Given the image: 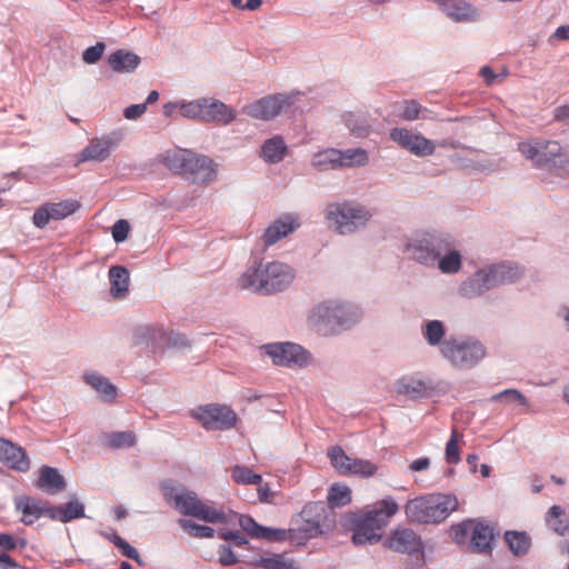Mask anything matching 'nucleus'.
I'll return each instance as SVG.
<instances>
[{
	"label": "nucleus",
	"instance_id": "2eb2a0df",
	"mask_svg": "<svg viewBox=\"0 0 569 569\" xmlns=\"http://www.w3.org/2000/svg\"><path fill=\"white\" fill-rule=\"evenodd\" d=\"M268 355L277 366L302 367L309 362V353L302 347L290 342L269 346Z\"/></svg>",
	"mask_w": 569,
	"mask_h": 569
},
{
	"label": "nucleus",
	"instance_id": "ea45409f",
	"mask_svg": "<svg viewBox=\"0 0 569 569\" xmlns=\"http://www.w3.org/2000/svg\"><path fill=\"white\" fill-rule=\"evenodd\" d=\"M327 498L331 507H343L351 501V490L346 485L335 483L330 487Z\"/></svg>",
	"mask_w": 569,
	"mask_h": 569
},
{
	"label": "nucleus",
	"instance_id": "1a4fd4ad",
	"mask_svg": "<svg viewBox=\"0 0 569 569\" xmlns=\"http://www.w3.org/2000/svg\"><path fill=\"white\" fill-rule=\"evenodd\" d=\"M327 220L340 234H349L365 227L371 214L363 207L351 203H330L326 209Z\"/></svg>",
	"mask_w": 569,
	"mask_h": 569
},
{
	"label": "nucleus",
	"instance_id": "6ab92c4d",
	"mask_svg": "<svg viewBox=\"0 0 569 569\" xmlns=\"http://www.w3.org/2000/svg\"><path fill=\"white\" fill-rule=\"evenodd\" d=\"M286 103L287 98L282 94L269 96L247 104L243 112L254 119L270 120L280 113Z\"/></svg>",
	"mask_w": 569,
	"mask_h": 569
},
{
	"label": "nucleus",
	"instance_id": "bb28decb",
	"mask_svg": "<svg viewBox=\"0 0 569 569\" xmlns=\"http://www.w3.org/2000/svg\"><path fill=\"white\" fill-rule=\"evenodd\" d=\"M50 519L62 523L84 517V506L78 499H71L63 506H52L50 508Z\"/></svg>",
	"mask_w": 569,
	"mask_h": 569
},
{
	"label": "nucleus",
	"instance_id": "c9c22d12",
	"mask_svg": "<svg viewBox=\"0 0 569 569\" xmlns=\"http://www.w3.org/2000/svg\"><path fill=\"white\" fill-rule=\"evenodd\" d=\"M341 151L337 149H327L316 153L312 158V166L319 170L340 168Z\"/></svg>",
	"mask_w": 569,
	"mask_h": 569
},
{
	"label": "nucleus",
	"instance_id": "864d4df0",
	"mask_svg": "<svg viewBox=\"0 0 569 569\" xmlns=\"http://www.w3.org/2000/svg\"><path fill=\"white\" fill-rule=\"evenodd\" d=\"M202 99L179 103V113L184 118L202 121Z\"/></svg>",
	"mask_w": 569,
	"mask_h": 569
},
{
	"label": "nucleus",
	"instance_id": "4468645a",
	"mask_svg": "<svg viewBox=\"0 0 569 569\" xmlns=\"http://www.w3.org/2000/svg\"><path fill=\"white\" fill-rule=\"evenodd\" d=\"M77 200H63L60 202H46L36 209L32 222L38 228H44L50 221H58L73 214L80 208Z\"/></svg>",
	"mask_w": 569,
	"mask_h": 569
},
{
	"label": "nucleus",
	"instance_id": "5701e85b",
	"mask_svg": "<svg viewBox=\"0 0 569 569\" xmlns=\"http://www.w3.org/2000/svg\"><path fill=\"white\" fill-rule=\"evenodd\" d=\"M495 287L496 284H493L488 269L479 270L462 283L460 292L463 297L470 299L481 296Z\"/></svg>",
	"mask_w": 569,
	"mask_h": 569
},
{
	"label": "nucleus",
	"instance_id": "4d7b16f0",
	"mask_svg": "<svg viewBox=\"0 0 569 569\" xmlns=\"http://www.w3.org/2000/svg\"><path fill=\"white\" fill-rule=\"evenodd\" d=\"M421 106L416 100H406L402 102L401 119L413 121L419 118Z\"/></svg>",
	"mask_w": 569,
	"mask_h": 569
},
{
	"label": "nucleus",
	"instance_id": "a878e982",
	"mask_svg": "<svg viewBox=\"0 0 569 569\" xmlns=\"http://www.w3.org/2000/svg\"><path fill=\"white\" fill-rule=\"evenodd\" d=\"M141 59L138 54L119 49L108 57L110 68L117 73H129L134 71L140 64Z\"/></svg>",
	"mask_w": 569,
	"mask_h": 569
},
{
	"label": "nucleus",
	"instance_id": "393cba45",
	"mask_svg": "<svg viewBox=\"0 0 569 569\" xmlns=\"http://www.w3.org/2000/svg\"><path fill=\"white\" fill-rule=\"evenodd\" d=\"M66 480L56 468L44 466L40 469L36 487L49 495H57L66 489Z\"/></svg>",
	"mask_w": 569,
	"mask_h": 569
},
{
	"label": "nucleus",
	"instance_id": "052dcab7",
	"mask_svg": "<svg viewBox=\"0 0 569 569\" xmlns=\"http://www.w3.org/2000/svg\"><path fill=\"white\" fill-rule=\"evenodd\" d=\"M219 562L222 567L233 566L238 562V557L229 546L222 545L218 550Z\"/></svg>",
	"mask_w": 569,
	"mask_h": 569
},
{
	"label": "nucleus",
	"instance_id": "20e7f679",
	"mask_svg": "<svg viewBox=\"0 0 569 569\" xmlns=\"http://www.w3.org/2000/svg\"><path fill=\"white\" fill-rule=\"evenodd\" d=\"M358 308L338 301L318 305L309 317L310 326L320 335L329 336L348 328L359 318Z\"/></svg>",
	"mask_w": 569,
	"mask_h": 569
},
{
	"label": "nucleus",
	"instance_id": "cd10ccee",
	"mask_svg": "<svg viewBox=\"0 0 569 569\" xmlns=\"http://www.w3.org/2000/svg\"><path fill=\"white\" fill-rule=\"evenodd\" d=\"M112 146L109 139H92L81 151L80 161H103L110 156Z\"/></svg>",
	"mask_w": 569,
	"mask_h": 569
},
{
	"label": "nucleus",
	"instance_id": "09e8293b",
	"mask_svg": "<svg viewBox=\"0 0 569 569\" xmlns=\"http://www.w3.org/2000/svg\"><path fill=\"white\" fill-rule=\"evenodd\" d=\"M111 541L113 545L120 550L122 556L134 560L138 565L143 566V561L138 552V550L132 547L129 542H127L119 535L114 533L111 537Z\"/></svg>",
	"mask_w": 569,
	"mask_h": 569
},
{
	"label": "nucleus",
	"instance_id": "4c0bfd02",
	"mask_svg": "<svg viewBox=\"0 0 569 569\" xmlns=\"http://www.w3.org/2000/svg\"><path fill=\"white\" fill-rule=\"evenodd\" d=\"M332 467L342 476L348 473L353 458L349 457L340 446H332L327 452Z\"/></svg>",
	"mask_w": 569,
	"mask_h": 569
},
{
	"label": "nucleus",
	"instance_id": "c756f323",
	"mask_svg": "<svg viewBox=\"0 0 569 569\" xmlns=\"http://www.w3.org/2000/svg\"><path fill=\"white\" fill-rule=\"evenodd\" d=\"M491 280L496 287L510 283L519 279L522 270L518 266L500 263L488 268Z\"/></svg>",
	"mask_w": 569,
	"mask_h": 569
},
{
	"label": "nucleus",
	"instance_id": "4be33fe9",
	"mask_svg": "<svg viewBox=\"0 0 569 569\" xmlns=\"http://www.w3.org/2000/svg\"><path fill=\"white\" fill-rule=\"evenodd\" d=\"M396 391L411 399L430 396L433 387L416 376H405L396 382Z\"/></svg>",
	"mask_w": 569,
	"mask_h": 569
},
{
	"label": "nucleus",
	"instance_id": "2f4dec72",
	"mask_svg": "<svg viewBox=\"0 0 569 569\" xmlns=\"http://www.w3.org/2000/svg\"><path fill=\"white\" fill-rule=\"evenodd\" d=\"M251 566L263 569H299L298 565L284 553L261 556Z\"/></svg>",
	"mask_w": 569,
	"mask_h": 569
},
{
	"label": "nucleus",
	"instance_id": "b1692460",
	"mask_svg": "<svg viewBox=\"0 0 569 569\" xmlns=\"http://www.w3.org/2000/svg\"><path fill=\"white\" fill-rule=\"evenodd\" d=\"M299 227V222L291 216H283L270 224L263 234L266 246H272L281 238L288 236Z\"/></svg>",
	"mask_w": 569,
	"mask_h": 569
},
{
	"label": "nucleus",
	"instance_id": "f3484780",
	"mask_svg": "<svg viewBox=\"0 0 569 569\" xmlns=\"http://www.w3.org/2000/svg\"><path fill=\"white\" fill-rule=\"evenodd\" d=\"M390 138L409 152L419 157L431 156L436 149L431 140L421 134H415L405 128L392 129Z\"/></svg>",
	"mask_w": 569,
	"mask_h": 569
},
{
	"label": "nucleus",
	"instance_id": "69168bd1",
	"mask_svg": "<svg viewBox=\"0 0 569 569\" xmlns=\"http://www.w3.org/2000/svg\"><path fill=\"white\" fill-rule=\"evenodd\" d=\"M0 568L1 569H16L18 562L7 553H0Z\"/></svg>",
	"mask_w": 569,
	"mask_h": 569
},
{
	"label": "nucleus",
	"instance_id": "49530a36",
	"mask_svg": "<svg viewBox=\"0 0 569 569\" xmlns=\"http://www.w3.org/2000/svg\"><path fill=\"white\" fill-rule=\"evenodd\" d=\"M142 338L150 339L152 351L156 353L163 349L164 342L168 341V336L163 329L144 328L141 330Z\"/></svg>",
	"mask_w": 569,
	"mask_h": 569
},
{
	"label": "nucleus",
	"instance_id": "8fccbe9b",
	"mask_svg": "<svg viewBox=\"0 0 569 569\" xmlns=\"http://www.w3.org/2000/svg\"><path fill=\"white\" fill-rule=\"evenodd\" d=\"M437 261L439 269L445 273H455L461 268V258L458 251H450Z\"/></svg>",
	"mask_w": 569,
	"mask_h": 569
},
{
	"label": "nucleus",
	"instance_id": "338daca9",
	"mask_svg": "<svg viewBox=\"0 0 569 569\" xmlns=\"http://www.w3.org/2000/svg\"><path fill=\"white\" fill-rule=\"evenodd\" d=\"M430 466V460L428 458H419L411 462L410 469L412 471H422L428 469Z\"/></svg>",
	"mask_w": 569,
	"mask_h": 569
},
{
	"label": "nucleus",
	"instance_id": "37998d69",
	"mask_svg": "<svg viewBox=\"0 0 569 569\" xmlns=\"http://www.w3.org/2000/svg\"><path fill=\"white\" fill-rule=\"evenodd\" d=\"M377 470L378 468L373 462L353 458L346 476H359L369 478L376 475Z\"/></svg>",
	"mask_w": 569,
	"mask_h": 569
},
{
	"label": "nucleus",
	"instance_id": "c03bdc74",
	"mask_svg": "<svg viewBox=\"0 0 569 569\" xmlns=\"http://www.w3.org/2000/svg\"><path fill=\"white\" fill-rule=\"evenodd\" d=\"M446 330L445 326L439 320H430L426 323L423 329V337L431 346H437L440 343L442 338L445 337Z\"/></svg>",
	"mask_w": 569,
	"mask_h": 569
},
{
	"label": "nucleus",
	"instance_id": "9d476101",
	"mask_svg": "<svg viewBox=\"0 0 569 569\" xmlns=\"http://www.w3.org/2000/svg\"><path fill=\"white\" fill-rule=\"evenodd\" d=\"M451 537L457 543H466L470 540L473 551L486 552L491 549L493 530L481 521L465 520L451 527Z\"/></svg>",
	"mask_w": 569,
	"mask_h": 569
},
{
	"label": "nucleus",
	"instance_id": "e433bc0d",
	"mask_svg": "<svg viewBox=\"0 0 569 569\" xmlns=\"http://www.w3.org/2000/svg\"><path fill=\"white\" fill-rule=\"evenodd\" d=\"M505 538L510 550L516 556H523L530 549V538L526 532L507 531Z\"/></svg>",
	"mask_w": 569,
	"mask_h": 569
},
{
	"label": "nucleus",
	"instance_id": "9b49d317",
	"mask_svg": "<svg viewBox=\"0 0 569 569\" xmlns=\"http://www.w3.org/2000/svg\"><path fill=\"white\" fill-rule=\"evenodd\" d=\"M450 250L448 239L432 233L417 234L407 244V252L420 263L433 264L442 252Z\"/></svg>",
	"mask_w": 569,
	"mask_h": 569
},
{
	"label": "nucleus",
	"instance_id": "6e6552de",
	"mask_svg": "<svg viewBox=\"0 0 569 569\" xmlns=\"http://www.w3.org/2000/svg\"><path fill=\"white\" fill-rule=\"evenodd\" d=\"M440 352L459 369H471L486 357L485 346L473 338L446 339L440 347Z\"/></svg>",
	"mask_w": 569,
	"mask_h": 569
},
{
	"label": "nucleus",
	"instance_id": "0e129e2a",
	"mask_svg": "<svg viewBox=\"0 0 569 569\" xmlns=\"http://www.w3.org/2000/svg\"><path fill=\"white\" fill-rule=\"evenodd\" d=\"M17 547V540L8 535V533H0V549L11 551L16 549Z\"/></svg>",
	"mask_w": 569,
	"mask_h": 569
},
{
	"label": "nucleus",
	"instance_id": "a18cd8bd",
	"mask_svg": "<svg viewBox=\"0 0 569 569\" xmlns=\"http://www.w3.org/2000/svg\"><path fill=\"white\" fill-rule=\"evenodd\" d=\"M178 523L183 528L191 537L194 538H213L214 529L208 526L198 525L191 520L179 519Z\"/></svg>",
	"mask_w": 569,
	"mask_h": 569
},
{
	"label": "nucleus",
	"instance_id": "680f3d73",
	"mask_svg": "<svg viewBox=\"0 0 569 569\" xmlns=\"http://www.w3.org/2000/svg\"><path fill=\"white\" fill-rule=\"evenodd\" d=\"M147 110V103L131 104L123 111V116L128 120L139 119Z\"/></svg>",
	"mask_w": 569,
	"mask_h": 569
},
{
	"label": "nucleus",
	"instance_id": "f8f14e48",
	"mask_svg": "<svg viewBox=\"0 0 569 569\" xmlns=\"http://www.w3.org/2000/svg\"><path fill=\"white\" fill-rule=\"evenodd\" d=\"M192 417L207 430H228L236 426L237 415L228 406L211 403L197 408Z\"/></svg>",
	"mask_w": 569,
	"mask_h": 569
},
{
	"label": "nucleus",
	"instance_id": "c85d7f7f",
	"mask_svg": "<svg viewBox=\"0 0 569 569\" xmlns=\"http://www.w3.org/2000/svg\"><path fill=\"white\" fill-rule=\"evenodd\" d=\"M443 11L457 22H472L479 17L477 9L463 0L448 2Z\"/></svg>",
	"mask_w": 569,
	"mask_h": 569
},
{
	"label": "nucleus",
	"instance_id": "f03ea898",
	"mask_svg": "<svg viewBox=\"0 0 569 569\" xmlns=\"http://www.w3.org/2000/svg\"><path fill=\"white\" fill-rule=\"evenodd\" d=\"M399 510L398 503L391 498H383L375 508L355 517L352 541L355 545L375 543L381 539V529Z\"/></svg>",
	"mask_w": 569,
	"mask_h": 569
},
{
	"label": "nucleus",
	"instance_id": "dca6fc26",
	"mask_svg": "<svg viewBox=\"0 0 569 569\" xmlns=\"http://www.w3.org/2000/svg\"><path fill=\"white\" fill-rule=\"evenodd\" d=\"M325 508L322 505L313 502L303 507L300 512V523L295 529L298 535V542L308 540L321 535V520Z\"/></svg>",
	"mask_w": 569,
	"mask_h": 569
},
{
	"label": "nucleus",
	"instance_id": "72a5a7b5",
	"mask_svg": "<svg viewBox=\"0 0 569 569\" xmlns=\"http://www.w3.org/2000/svg\"><path fill=\"white\" fill-rule=\"evenodd\" d=\"M86 382L89 383L97 392L100 393L104 401H112L117 397V388L102 376L89 373L84 377Z\"/></svg>",
	"mask_w": 569,
	"mask_h": 569
},
{
	"label": "nucleus",
	"instance_id": "a211bd4d",
	"mask_svg": "<svg viewBox=\"0 0 569 569\" xmlns=\"http://www.w3.org/2000/svg\"><path fill=\"white\" fill-rule=\"evenodd\" d=\"M14 508L21 513L20 521L26 526L33 525L37 520L42 517L50 519L51 505L47 501L30 497L19 496L14 499Z\"/></svg>",
	"mask_w": 569,
	"mask_h": 569
},
{
	"label": "nucleus",
	"instance_id": "7ed1b4c3",
	"mask_svg": "<svg viewBox=\"0 0 569 569\" xmlns=\"http://www.w3.org/2000/svg\"><path fill=\"white\" fill-rule=\"evenodd\" d=\"M458 501L453 496L431 493L409 500L405 513L410 522L439 523L456 510Z\"/></svg>",
	"mask_w": 569,
	"mask_h": 569
},
{
	"label": "nucleus",
	"instance_id": "5fc2aeb1",
	"mask_svg": "<svg viewBox=\"0 0 569 569\" xmlns=\"http://www.w3.org/2000/svg\"><path fill=\"white\" fill-rule=\"evenodd\" d=\"M491 402L507 401V402H519L522 406H527L528 401L526 397L516 389H507L499 393L490 397Z\"/></svg>",
	"mask_w": 569,
	"mask_h": 569
},
{
	"label": "nucleus",
	"instance_id": "bf43d9fd",
	"mask_svg": "<svg viewBox=\"0 0 569 569\" xmlns=\"http://www.w3.org/2000/svg\"><path fill=\"white\" fill-rule=\"evenodd\" d=\"M130 224L127 220L120 219L112 227V237L116 242H122L128 238Z\"/></svg>",
	"mask_w": 569,
	"mask_h": 569
},
{
	"label": "nucleus",
	"instance_id": "473e14b6",
	"mask_svg": "<svg viewBox=\"0 0 569 569\" xmlns=\"http://www.w3.org/2000/svg\"><path fill=\"white\" fill-rule=\"evenodd\" d=\"M287 153V146L282 138L276 136L264 141L261 154L267 162L278 163Z\"/></svg>",
	"mask_w": 569,
	"mask_h": 569
},
{
	"label": "nucleus",
	"instance_id": "3c124183",
	"mask_svg": "<svg viewBox=\"0 0 569 569\" xmlns=\"http://www.w3.org/2000/svg\"><path fill=\"white\" fill-rule=\"evenodd\" d=\"M297 530L293 528L289 529H272L266 527V532L262 539L269 541H298Z\"/></svg>",
	"mask_w": 569,
	"mask_h": 569
},
{
	"label": "nucleus",
	"instance_id": "774afa93",
	"mask_svg": "<svg viewBox=\"0 0 569 569\" xmlns=\"http://www.w3.org/2000/svg\"><path fill=\"white\" fill-rule=\"evenodd\" d=\"M553 37L559 40H569V24L560 26L553 33Z\"/></svg>",
	"mask_w": 569,
	"mask_h": 569
},
{
	"label": "nucleus",
	"instance_id": "7c9ffc66",
	"mask_svg": "<svg viewBox=\"0 0 569 569\" xmlns=\"http://www.w3.org/2000/svg\"><path fill=\"white\" fill-rule=\"evenodd\" d=\"M110 293L113 298H123L129 289V272L124 267L113 266L109 270Z\"/></svg>",
	"mask_w": 569,
	"mask_h": 569
},
{
	"label": "nucleus",
	"instance_id": "ddd939ff",
	"mask_svg": "<svg viewBox=\"0 0 569 569\" xmlns=\"http://www.w3.org/2000/svg\"><path fill=\"white\" fill-rule=\"evenodd\" d=\"M386 548L399 552L416 556L418 566L425 561L423 546L421 538L412 530L403 526L396 527L385 540Z\"/></svg>",
	"mask_w": 569,
	"mask_h": 569
},
{
	"label": "nucleus",
	"instance_id": "6e6d98bb",
	"mask_svg": "<svg viewBox=\"0 0 569 569\" xmlns=\"http://www.w3.org/2000/svg\"><path fill=\"white\" fill-rule=\"evenodd\" d=\"M240 526L252 538L262 539L264 536L266 527L258 525L251 517H241Z\"/></svg>",
	"mask_w": 569,
	"mask_h": 569
},
{
	"label": "nucleus",
	"instance_id": "39448f33",
	"mask_svg": "<svg viewBox=\"0 0 569 569\" xmlns=\"http://www.w3.org/2000/svg\"><path fill=\"white\" fill-rule=\"evenodd\" d=\"M164 499L171 503L180 513L191 516L206 522H226L227 517L222 510L203 503L196 492L184 488H177L170 482L161 487Z\"/></svg>",
	"mask_w": 569,
	"mask_h": 569
},
{
	"label": "nucleus",
	"instance_id": "423d86ee",
	"mask_svg": "<svg viewBox=\"0 0 569 569\" xmlns=\"http://www.w3.org/2000/svg\"><path fill=\"white\" fill-rule=\"evenodd\" d=\"M518 151L538 168L556 169L569 174V157L558 141H521L518 143Z\"/></svg>",
	"mask_w": 569,
	"mask_h": 569
},
{
	"label": "nucleus",
	"instance_id": "0eeeda50",
	"mask_svg": "<svg viewBox=\"0 0 569 569\" xmlns=\"http://www.w3.org/2000/svg\"><path fill=\"white\" fill-rule=\"evenodd\" d=\"M166 166L193 183H206L213 179V161L206 156L188 150L170 151L164 157Z\"/></svg>",
	"mask_w": 569,
	"mask_h": 569
},
{
	"label": "nucleus",
	"instance_id": "a19ab883",
	"mask_svg": "<svg viewBox=\"0 0 569 569\" xmlns=\"http://www.w3.org/2000/svg\"><path fill=\"white\" fill-rule=\"evenodd\" d=\"M231 478L234 482L241 485H260L262 477L244 466H234L231 469Z\"/></svg>",
	"mask_w": 569,
	"mask_h": 569
},
{
	"label": "nucleus",
	"instance_id": "aec40b11",
	"mask_svg": "<svg viewBox=\"0 0 569 569\" xmlns=\"http://www.w3.org/2000/svg\"><path fill=\"white\" fill-rule=\"evenodd\" d=\"M0 461L4 462L9 468L21 472H26L30 468V461L26 451L3 438H0Z\"/></svg>",
	"mask_w": 569,
	"mask_h": 569
},
{
	"label": "nucleus",
	"instance_id": "13d9d810",
	"mask_svg": "<svg viewBox=\"0 0 569 569\" xmlns=\"http://www.w3.org/2000/svg\"><path fill=\"white\" fill-rule=\"evenodd\" d=\"M104 48L103 42H98L96 46L89 47L82 54L83 61L89 64L96 63L102 57Z\"/></svg>",
	"mask_w": 569,
	"mask_h": 569
},
{
	"label": "nucleus",
	"instance_id": "412c9836",
	"mask_svg": "<svg viewBox=\"0 0 569 569\" xmlns=\"http://www.w3.org/2000/svg\"><path fill=\"white\" fill-rule=\"evenodd\" d=\"M202 121L228 124L236 119V112L227 104L211 98L202 99Z\"/></svg>",
	"mask_w": 569,
	"mask_h": 569
},
{
	"label": "nucleus",
	"instance_id": "79ce46f5",
	"mask_svg": "<svg viewBox=\"0 0 569 569\" xmlns=\"http://www.w3.org/2000/svg\"><path fill=\"white\" fill-rule=\"evenodd\" d=\"M368 162V154L366 150L361 148L348 149L341 151V160H339L340 168L342 167H355L365 166Z\"/></svg>",
	"mask_w": 569,
	"mask_h": 569
},
{
	"label": "nucleus",
	"instance_id": "f704fd0d",
	"mask_svg": "<svg viewBox=\"0 0 569 569\" xmlns=\"http://www.w3.org/2000/svg\"><path fill=\"white\" fill-rule=\"evenodd\" d=\"M547 522L558 535L563 536L569 530V515L560 506H552L550 508Z\"/></svg>",
	"mask_w": 569,
	"mask_h": 569
},
{
	"label": "nucleus",
	"instance_id": "f257e3e1",
	"mask_svg": "<svg viewBox=\"0 0 569 569\" xmlns=\"http://www.w3.org/2000/svg\"><path fill=\"white\" fill-rule=\"evenodd\" d=\"M295 274L286 263L279 261L260 263L249 268L240 278L239 286L253 292L272 293L282 291L293 280Z\"/></svg>",
	"mask_w": 569,
	"mask_h": 569
},
{
	"label": "nucleus",
	"instance_id": "e2e57ef3",
	"mask_svg": "<svg viewBox=\"0 0 569 569\" xmlns=\"http://www.w3.org/2000/svg\"><path fill=\"white\" fill-rule=\"evenodd\" d=\"M219 537L226 541H233L237 546L241 547L243 546L247 540L244 537L237 531H220Z\"/></svg>",
	"mask_w": 569,
	"mask_h": 569
},
{
	"label": "nucleus",
	"instance_id": "58836bf2",
	"mask_svg": "<svg viewBox=\"0 0 569 569\" xmlns=\"http://www.w3.org/2000/svg\"><path fill=\"white\" fill-rule=\"evenodd\" d=\"M106 445L112 449L130 448L136 445V435L132 431H117L106 435Z\"/></svg>",
	"mask_w": 569,
	"mask_h": 569
},
{
	"label": "nucleus",
	"instance_id": "603ef678",
	"mask_svg": "<svg viewBox=\"0 0 569 569\" xmlns=\"http://www.w3.org/2000/svg\"><path fill=\"white\" fill-rule=\"evenodd\" d=\"M345 122L350 131L358 137H365L370 131L368 123L362 118L357 117L353 113L345 114Z\"/></svg>",
	"mask_w": 569,
	"mask_h": 569
},
{
	"label": "nucleus",
	"instance_id": "de8ad7c7",
	"mask_svg": "<svg viewBox=\"0 0 569 569\" xmlns=\"http://www.w3.org/2000/svg\"><path fill=\"white\" fill-rule=\"evenodd\" d=\"M462 439V435L456 429L452 430L450 439L446 445V461L450 465H456L460 460V450L458 447L459 441Z\"/></svg>",
	"mask_w": 569,
	"mask_h": 569
}]
</instances>
